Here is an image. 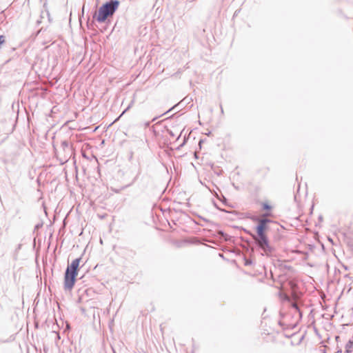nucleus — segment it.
I'll return each instance as SVG.
<instances>
[{"mask_svg": "<svg viewBox=\"0 0 353 353\" xmlns=\"http://www.w3.org/2000/svg\"><path fill=\"white\" fill-rule=\"evenodd\" d=\"M271 214L266 212L261 217L253 216L251 217L252 221L257 222L255 227L256 234H251L256 246L263 252V255L270 256L274 251L273 246L270 245L269 239L267 235V231L269 230L268 223L272 221L268 218Z\"/></svg>", "mask_w": 353, "mask_h": 353, "instance_id": "f257e3e1", "label": "nucleus"}, {"mask_svg": "<svg viewBox=\"0 0 353 353\" xmlns=\"http://www.w3.org/2000/svg\"><path fill=\"white\" fill-rule=\"evenodd\" d=\"M119 1L110 0L103 3L99 8L98 14L94 13L93 17L95 18L98 22H105L109 17L114 14L119 6Z\"/></svg>", "mask_w": 353, "mask_h": 353, "instance_id": "f03ea898", "label": "nucleus"}, {"mask_svg": "<svg viewBox=\"0 0 353 353\" xmlns=\"http://www.w3.org/2000/svg\"><path fill=\"white\" fill-rule=\"evenodd\" d=\"M78 271L66 269L64 274V289L70 290L73 288Z\"/></svg>", "mask_w": 353, "mask_h": 353, "instance_id": "7ed1b4c3", "label": "nucleus"}, {"mask_svg": "<svg viewBox=\"0 0 353 353\" xmlns=\"http://www.w3.org/2000/svg\"><path fill=\"white\" fill-rule=\"evenodd\" d=\"M61 148L63 150V157L60 158L59 161L61 164H64L70 158L72 154V149L69 145V143L67 141H63L61 143Z\"/></svg>", "mask_w": 353, "mask_h": 353, "instance_id": "20e7f679", "label": "nucleus"}, {"mask_svg": "<svg viewBox=\"0 0 353 353\" xmlns=\"http://www.w3.org/2000/svg\"><path fill=\"white\" fill-rule=\"evenodd\" d=\"M81 258L75 259L72 261L70 264H69L66 269H71L72 270H79V263H80Z\"/></svg>", "mask_w": 353, "mask_h": 353, "instance_id": "39448f33", "label": "nucleus"}, {"mask_svg": "<svg viewBox=\"0 0 353 353\" xmlns=\"http://www.w3.org/2000/svg\"><path fill=\"white\" fill-rule=\"evenodd\" d=\"M353 346V341L350 340L347 341V343L345 344V352H347V353H350L351 352V348Z\"/></svg>", "mask_w": 353, "mask_h": 353, "instance_id": "423d86ee", "label": "nucleus"}, {"mask_svg": "<svg viewBox=\"0 0 353 353\" xmlns=\"http://www.w3.org/2000/svg\"><path fill=\"white\" fill-rule=\"evenodd\" d=\"M133 101L130 103V104L122 112V113L119 115V117L115 120L117 121L120 117H121L132 105Z\"/></svg>", "mask_w": 353, "mask_h": 353, "instance_id": "0eeeda50", "label": "nucleus"}, {"mask_svg": "<svg viewBox=\"0 0 353 353\" xmlns=\"http://www.w3.org/2000/svg\"><path fill=\"white\" fill-rule=\"evenodd\" d=\"M141 169H139V171H138V173H137V175L134 177V179H133V180H132V183H131L130 184L128 185H127V187H128V186H130V185H132V183H134V182L138 179V178H139V174H141Z\"/></svg>", "mask_w": 353, "mask_h": 353, "instance_id": "6e6552de", "label": "nucleus"}, {"mask_svg": "<svg viewBox=\"0 0 353 353\" xmlns=\"http://www.w3.org/2000/svg\"><path fill=\"white\" fill-rule=\"evenodd\" d=\"M262 208L265 210H270L272 209V206L267 203H263Z\"/></svg>", "mask_w": 353, "mask_h": 353, "instance_id": "1a4fd4ad", "label": "nucleus"}, {"mask_svg": "<svg viewBox=\"0 0 353 353\" xmlns=\"http://www.w3.org/2000/svg\"><path fill=\"white\" fill-rule=\"evenodd\" d=\"M6 41V37L4 35H0V48H1V46L5 43Z\"/></svg>", "mask_w": 353, "mask_h": 353, "instance_id": "9d476101", "label": "nucleus"}, {"mask_svg": "<svg viewBox=\"0 0 353 353\" xmlns=\"http://www.w3.org/2000/svg\"><path fill=\"white\" fill-rule=\"evenodd\" d=\"M21 244H19L15 250V255H14V259H17V253L18 252L21 250Z\"/></svg>", "mask_w": 353, "mask_h": 353, "instance_id": "9b49d317", "label": "nucleus"}, {"mask_svg": "<svg viewBox=\"0 0 353 353\" xmlns=\"http://www.w3.org/2000/svg\"><path fill=\"white\" fill-rule=\"evenodd\" d=\"M178 105H179V104H176V105H174V106H172L170 109H169L167 112H165V113H163L162 115L168 113L169 112L172 111V110L175 109Z\"/></svg>", "mask_w": 353, "mask_h": 353, "instance_id": "f8f14e48", "label": "nucleus"}, {"mask_svg": "<svg viewBox=\"0 0 353 353\" xmlns=\"http://www.w3.org/2000/svg\"><path fill=\"white\" fill-rule=\"evenodd\" d=\"M292 307L294 308L296 311H298L299 313L300 312V310H299V307L298 306V305L296 303H293L292 304Z\"/></svg>", "mask_w": 353, "mask_h": 353, "instance_id": "ddd939ff", "label": "nucleus"}, {"mask_svg": "<svg viewBox=\"0 0 353 353\" xmlns=\"http://www.w3.org/2000/svg\"><path fill=\"white\" fill-rule=\"evenodd\" d=\"M252 264V261L251 260H245V265H250Z\"/></svg>", "mask_w": 353, "mask_h": 353, "instance_id": "4468645a", "label": "nucleus"}, {"mask_svg": "<svg viewBox=\"0 0 353 353\" xmlns=\"http://www.w3.org/2000/svg\"><path fill=\"white\" fill-rule=\"evenodd\" d=\"M200 219H203V221H207V222H208V221H208V220H207L206 219H205V218H202V217H201V216H200Z\"/></svg>", "mask_w": 353, "mask_h": 353, "instance_id": "2eb2a0df", "label": "nucleus"}, {"mask_svg": "<svg viewBox=\"0 0 353 353\" xmlns=\"http://www.w3.org/2000/svg\"><path fill=\"white\" fill-rule=\"evenodd\" d=\"M321 352L322 353H326V351H325V349H322V350H321Z\"/></svg>", "mask_w": 353, "mask_h": 353, "instance_id": "dca6fc26", "label": "nucleus"}, {"mask_svg": "<svg viewBox=\"0 0 353 353\" xmlns=\"http://www.w3.org/2000/svg\"><path fill=\"white\" fill-rule=\"evenodd\" d=\"M170 134L171 136H172V137H174V134L172 133V131H170Z\"/></svg>", "mask_w": 353, "mask_h": 353, "instance_id": "f3484780", "label": "nucleus"}, {"mask_svg": "<svg viewBox=\"0 0 353 353\" xmlns=\"http://www.w3.org/2000/svg\"><path fill=\"white\" fill-rule=\"evenodd\" d=\"M150 122H147V123H145V125H146V126H149V125H150Z\"/></svg>", "mask_w": 353, "mask_h": 353, "instance_id": "a211bd4d", "label": "nucleus"}, {"mask_svg": "<svg viewBox=\"0 0 353 353\" xmlns=\"http://www.w3.org/2000/svg\"><path fill=\"white\" fill-rule=\"evenodd\" d=\"M221 112L223 113V108L221 105Z\"/></svg>", "mask_w": 353, "mask_h": 353, "instance_id": "6ab92c4d", "label": "nucleus"}, {"mask_svg": "<svg viewBox=\"0 0 353 353\" xmlns=\"http://www.w3.org/2000/svg\"><path fill=\"white\" fill-rule=\"evenodd\" d=\"M157 117H154L152 121H154L157 119Z\"/></svg>", "mask_w": 353, "mask_h": 353, "instance_id": "aec40b11", "label": "nucleus"}, {"mask_svg": "<svg viewBox=\"0 0 353 353\" xmlns=\"http://www.w3.org/2000/svg\"><path fill=\"white\" fill-rule=\"evenodd\" d=\"M220 233H221L222 235H223V234H224V232H222V231H220Z\"/></svg>", "mask_w": 353, "mask_h": 353, "instance_id": "412c9836", "label": "nucleus"}, {"mask_svg": "<svg viewBox=\"0 0 353 353\" xmlns=\"http://www.w3.org/2000/svg\"><path fill=\"white\" fill-rule=\"evenodd\" d=\"M345 353H347V352H345Z\"/></svg>", "mask_w": 353, "mask_h": 353, "instance_id": "4be33fe9", "label": "nucleus"}]
</instances>
